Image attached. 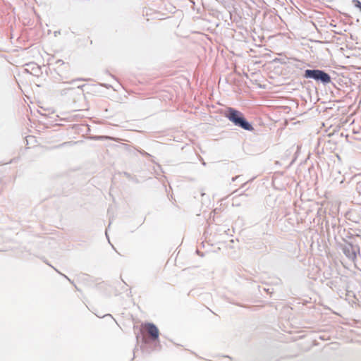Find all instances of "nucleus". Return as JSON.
Listing matches in <instances>:
<instances>
[{"label": "nucleus", "instance_id": "nucleus-1", "mask_svg": "<svg viewBox=\"0 0 361 361\" xmlns=\"http://www.w3.org/2000/svg\"><path fill=\"white\" fill-rule=\"evenodd\" d=\"M225 116L236 126L248 131H252L254 129L251 123L245 118L243 114L235 109L228 108Z\"/></svg>", "mask_w": 361, "mask_h": 361}, {"label": "nucleus", "instance_id": "nucleus-4", "mask_svg": "<svg viewBox=\"0 0 361 361\" xmlns=\"http://www.w3.org/2000/svg\"><path fill=\"white\" fill-rule=\"evenodd\" d=\"M359 251L360 248L358 246H353L352 245H349L348 247L344 248L345 255L350 259L355 258L357 252Z\"/></svg>", "mask_w": 361, "mask_h": 361}, {"label": "nucleus", "instance_id": "nucleus-3", "mask_svg": "<svg viewBox=\"0 0 361 361\" xmlns=\"http://www.w3.org/2000/svg\"><path fill=\"white\" fill-rule=\"evenodd\" d=\"M145 329L150 336L152 340H156L159 337V330L157 327L152 323H147L144 326Z\"/></svg>", "mask_w": 361, "mask_h": 361}, {"label": "nucleus", "instance_id": "nucleus-5", "mask_svg": "<svg viewBox=\"0 0 361 361\" xmlns=\"http://www.w3.org/2000/svg\"><path fill=\"white\" fill-rule=\"evenodd\" d=\"M355 6L360 8L361 11V2L358 0H354Z\"/></svg>", "mask_w": 361, "mask_h": 361}, {"label": "nucleus", "instance_id": "nucleus-9", "mask_svg": "<svg viewBox=\"0 0 361 361\" xmlns=\"http://www.w3.org/2000/svg\"><path fill=\"white\" fill-rule=\"evenodd\" d=\"M65 276V278H66L68 280L70 281V279L67 277V276Z\"/></svg>", "mask_w": 361, "mask_h": 361}, {"label": "nucleus", "instance_id": "nucleus-7", "mask_svg": "<svg viewBox=\"0 0 361 361\" xmlns=\"http://www.w3.org/2000/svg\"><path fill=\"white\" fill-rule=\"evenodd\" d=\"M77 80H85L84 79L79 78Z\"/></svg>", "mask_w": 361, "mask_h": 361}, {"label": "nucleus", "instance_id": "nucleus-2", "mask_svg": "<svg viewBox=\"0 0 361 361\" xmlns=\"http://www.w3.org/2000/svg\"><path fill=\"white\" fill-rule=\"evenodd\" d=\"M304 77L311 78L317 82H320L324 85L331 82V78L329 74L323 70L319 69H307L305 71Z\"/></svg>", "mask_w": 361, "mask_h": 361}, {"label": "nucleus", "instance_id": "nucleus-8", "mask_svg": "<svg viewBox=\"0 0 361 361\" xmlns=\"http://www.w3.org/2000/svg\"><path fill=\"white\" fill-rule=\"evenodd\" d=\"M75 80H72L70 83H73Z\"/></svg>", "mask_w": 361, "mask_h": 361}, {"label": "nucleus", "instance_id": "nucleus-6", "mask_svg": "<svg viewBox=\"0 0 361 361\" xmlns=\"http://www.w3.org/2000/svg\"><path fill=\"white\" fill-rule=\"evenodd\" d=\"M240 178V176H236L235 177L232 178V181H235L237 179H239Z\"/></svg>", "mask_w": 361, "mask_h": 361}]
</instances>
